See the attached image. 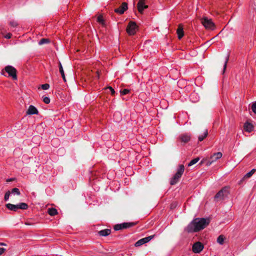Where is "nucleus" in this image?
Segmentation results:
<instances>
[{"instance_id":"45","label":"nucleus","mask_w":256,"mask_h":256,"mask_svg":"<svg viewBox=\"0 0 256 256\" xmlns=\"http://www.w3.org/2000/svg\"><path fill=\"white\" fill-rule=\"evenodd\" d=\"M0 246H6V244H4V243H2V242H0Z\"/></svg>"},{"instance_id":"36","label":"nucleus","mask_w":256,"mask_h":256,"mask_svg":"<svg viewBox=\"0 0 256 256\" xmlns=\"http://www.w3.org/2000/svg\"><path fill=\"white\" fill-rule=\"evenodd\" d=\"M27 114L31 115L32 114V105H30L28 108V110L26 112Z\"/></svg>"},{"instance_id":"12","label":"nucleus","mask_w":256,"mask_h":256,"mask_svg":"<svg viewBox=\"0 0 256 256\" xmlns=\"http://www.w3.org/2000/svg\"><path fill=\"white\" fill-rule=\"evenodd\" d=\"M256 170L254 168V169L252 170L250 172L246 173L244 176L243 178L240 180V184L242 183V181H244V180L248 179V178H250L252 176V174L256 172Z\"/></svg>"},{"instance_id":"42","label":"nucleus","mask_w":256,"mask_h":256,"mask_svg":"<svg viewBox=\"0 0 256 256\" xmlns=\"http://www.w3.org/2000/svg\"><path fill=\"white\" fill-rule=\"evenodd\" d=\"M5 250V248H0V255L2 254L4 252Z\"/></svg>"},{"instance_id":"18","label":"nucleus","mask_w":256,"mask_h":256,"mask_svg":"<svg viewBox=\"0 0 256 256\" xmlns=\"http://www.w3.org/2000/svg\"><path fill=\"white\" fill-rule=\"evenodd\" d=\"M6 207L10 210L16 212L18 210V206L16 204H7L6 205Z\"/></svg>"},{"instance_id":"25","label":"nucleus","mask_w":256,"mask_h":256,"mask_svg":"<svg viewBox=\"0 0 256 256\" xmlns=\"http://www.w3.org/2000/svg\"><path fill=\"white\" fill-rule=\"evenodd\" d=\"M224 242V236L223 235H220L217 238V242L220 244H222Z\"/></svg>"},{"instance_id":"39","label":"nucleus","mask_w":256,"mask_h":256,"mask_svg":"<svg viewBox=\"0 0 256 256\" xmlns=\"http://www.w3.org/2000/svg\"><path fill=\"white\" fill-rule=\"evenodd\" d=\"M176 206H177L176 202H174L171 204L170 208L173 209V208H175Z\"/></svg>"},{"instance_id":"6","label":"nucleus","mask_w":256,"mask_h":256,"mask_svg":"<svg viewBox=\"0 0 256 256\" xmlns=\"http://www.w3.org/2000/svg\"><path fill=\"white\" fill-rule=\"evenodd\" d=\"M137 26L135 22H130L127 26L126 32L130 35H134L136 32Z\"/></svg>"},{"instance_id":"44","label":"nucleus","mask_w":256,"mask_h":256,"mask_svg":"<svg viewBox=\"0 0 256 256\" xmlns=\"http://www.w3.org/2000/svg\"><path fill=\"white\" fill-rule=\"evenodd\" d=\"M14 180H15L14 178H8L6 180V182H12V181Z\"/></svg>"},{"instance_id":"9","label":"nucleus","mask_w":256,"mask_h":256,"mask_svg":"<svg viewBox=\"0 0 256 256\" xmlns=\"http://www.w3.org/2000/svg\"><path fill=\"white\" fill-rule=\"evenodd\" d=\"M128 8V4L126 2H124L119 8L114 10V12L120 14H122Z\"/></svg>"},{"instance_id":"5","label":"nucleus","mask_w":256,"mask_h":256,"mask_svg":"<svg viewBox=\"0 0 256 256\" xmlns=\"http://www.w3.org/2000/svg\"><path fill=\"white\" fill-rule=\"evenodd\" d=\"M201 22L206 29L214 30V24L211 19L206 17L203 18L201 19Z\"/></svg>"},{"instance_id":"11","label":"nucleus","mask_w":256,"mask_h":256,"mask_svg":"<svg viewBox=\"0 0 256 256\" xmlns=\"http://www.w3.org/2000/svg\"><path fill=\"white\" fill-rule=\"evenodd\" d=\"M176 33L178 36V39H181L184 35L182 26L180 24L178 25V28L176 30Z\"/></svg>"},{"instance_id":"2","label":"nucleus","mask_w":256,"mask_h":256,"mask_svg":"<svg viewBox=\"0 0 256 256\" xmlns=\"http://www.w3.org/2000/svg\"><path fill=\"white\" fill-rule=\"evenodd\" d=\"M184 170V166L183 164H180L176 172L172 178L170 184L171 185H174L176 184L180 178H181Z\"/></svg>"},{"instance_id":"8","label":"nucleus","mask_w":256,"mask_h":256,"mask_svg":"<svg viewBox=\"0 0 256 256\" xmlns=\"http://www.w3.org/2000/svg\"><path fill=\"white\" fill-rule=\"evenodd\" d=\"M154 237V236H150L148 237H146L144 238H142L138 241H137L135 244L134 246H140L150 241Z\"/></svg>"},{"instance_id":"32","label":"nucleus","mask_w":256,"mask_h":256,"mask_svg":"<svg viewBox=\"0 0 256 256\" xmlns=\"http://www.w3.org/2000/svg\"><path fill=\"white\" fill-rule=\"evenodd\" d=\"M130 92V90L128 89H124L120 91L122 95H126Z\"/></svg>"},{"instance_id":"21","label":"nucleus","mask_w":256,"mask_h":256,"mask_svg":"<svg viewBox=\"0 0 256 256\" xmlns=\"http://www.w3.org/2000/svg\"><path fill=\"white\" fill-rule=\"evenodd\" d=\"M18 208L21 210H26L28 208V206L26 203L24 202H20L18 204H17Z\"/></svg>"},{"instance_id":"38","label":"nucleus","mask_w":256,"mask_h":256,"mask_svg":"<svg viewBox=\"0 0 256 256\" xmlns=\"http://www.w3.org/2000/svg\"><path fill=\"white\" fill-rule=\"evenodd\" d=\"M38 112L36 108L33 106V114H37Z\"/></svg>"},{"instance_id":"34","label":"nucleus","mask_w":256,"mask_h":256,"mask_svg":"<svg viewBox=\"0 0 256 256\" xmlns=\"http://www.w3.org/2000/svg\"><path fill=\"white\" fill-rule=\"evenodd\" d=\"M41 87L43 90H48L50 88V84H42Z\"/></svg>"},{"instance_id":"29","label":"nucleus","mask_w":256,"mask_h":256,"mask_svg":"<svg viewBox=\"0 0 256 256\" xmlns=\"http://www.w3.org/2000/svg\"><path fill=\"white\" fill-rule=\"evenodd\" d=\"M10 194V191H8L7 192H6L4 197V200L5 201H8V200Z\"/></svg>"},{"instance_id":"40","label":"nucleus","mask_w":256,"mask_h":256,"mask_svg":"<svg viewBox=\"0 0 256 256\" xmlns=\"http://www.w3.org/2000/svg\"><path fill=\"white\" fill-rule=\"evenodd\" d=\"M108 88L110 90L112 95H114L115 94L114 90L111 86L108 87Z\"/></svg>"},{"instance_id":"13","label":"nucleus","mask_w":256,"mask_h":256,"mask_svg":"<svg viewBox=\"0 0 256 256\" xmlns=\"http://www.w3.org/2000/svg\"><path fill=\"white\" fill-rule=\"evenodd\" d=\"M222 154L220 152H216L213 154L212 156H211L210 160H212L214 162L216 161L217 160L222 158Z\"/></svg>"},{"instance_id":"4","label":"nucleus","mask_w":256,"mask_h":256,"mask_svg":"<svg viewBox=\"0 0 256 256\" xmlns=\"http://www.w3.org/2000/svg\"><path fill=\"white\" fill-rule=\"evenodd\" d=\"M5 71L8 74V76L12 78L14 80H17L16 70L12 66H7L4 68Z\"/></svg>"},{"instance_id":"33","label":"nucleus","mask_w":256,"mask_h":256,"mask_svg":"<svg viewBox=\"0 0 256 256\" xmlns=\"http://www.w3.org/2000/svg\"><path fill=\"white\" fill-rule=\"evenodd\" d=\"M97 20L99 23H100L102 24H104V20L102 16H99L98 17Z\"/></svg>"},{"instance_id":"37","label":"nucleus","mask_w":256,"mask_h":256,"mask_svg":"<svg viewBox=\"0 0 256 256\" xmlns=\"http://www.w3.org/2000/svg\"><path fill=\"white\" fill-rule=\"evenodd\" d=\"M10 24L12 27H16L18 25L17 22L14 20L10 22Z\"/></svg>"},{"instance_id":"35","label":"nucleus","mask_w":256,"mask_h":256,"mask_svg":"<svg viewBox=\"0 0 256 256\" xmlns=\"http://www.w3.org/2000/svg\"><path fill=\"white\" fill-rule=\"evenodd\" d=\"M252 110L254 113L256 114V102L252 104Z\"/></svg>"},{"instance_id":"27","label":"nucleus","mask_w":256,"mask_h":256,"mask_svg":"<svg viewBox=\"0 0 256 256\" xmlns=\"http://www.w3.org/2000/svg\"><path fill=\"white\" fill-rule=\"evenodd\" d=\"M50 42L48 39L47 38H42L38 42L39 45H42L44 44L48 43Z\"/></svg>"},{"instance_id":"28","label":"nucleus","mask_w":256,"mask_h":256,"mask_svg":"<svg viewBox=\"0 0 256 256\" xmlns=\"http://www.w3.org/2000/svg\"><path fill=\"white\" fill-rule=\"evenodd\" d=\"M228 60H229V56L228 55L226 56V58H225V62H224V70H223V73L224 72H225V70L226 68V66H227V63L228 61Z\"/></svg>"},{"instance_id":"20","label":"nucleus","mask_w":256,"mask_h":256,"mask_svg":"<svg viewBox=\"0 0 256 256\" xmlns=\"http://www.w3.org/2000/svg\"><path fill=\"white\" fill-rule=\"evenodd\" d=\"M48 212L50 216H54L58 214V210L54 208H49Z\"/></svg>"},{"instance_id":"19","label":"nucleus","mask_w":256,"mask_h":256,"mask_svg":"<svg viewBox=\"0 0 256 256\" xmlns=\"http://www.w3.org/2000/svg\"><path fill=\"white\" fill-rule=\"evenodd\" d=\"M59 70H60V72L62 75V76L64 80V82H66V77H65V75H64V69H63V68H62V64L60 63V62H59Z\"/></svg>"},{"instance_id":"46","label":"nucleus","mask_w":256,"mask_h":256,"mask_svg":"<svg viewBox=\"0 0 256 256\" xmlns=\"http://www.w3.org/2000/svg\"><path fill=\"white\" fill-rule=\"evenodd\" d=\"M253 8L256 10V8H255L254 6L253 7Z\"/></svg>"},{"instance_id":"43","label":"nucleus","mask_w":256,"mask_h":256,"mask_svg":"<svg viewBox=\"0 0 256 256\" xmlns=\"http://www.w3.org/2000/svg\"><path fill=\"white\" fill-rule=\"evenodd\" d=\"M212 162H214L212 160H210V158L208 161L207 162L206 165L208 166H210Z\"/></svg>"},{"instance_id":"24","label":"nucleus","mask_w":256,"mask_h":256,"mask_svg":"<svg viewBox=\"0 0 256 256\" xmlns=\"http://www.w3.org/2000/svg\"><path fill=\"white\" fill-rule=\"evenodd\" d=\"M200 160V158L198 157L196 158L193 160H192L188 164V166H190L194 164H196Z\"/></svg>"},{"instance_id":"41","label":"nucleus","mask_w":256,"mask_h":256,"mask_svg":"<svg viewBox=\"0 0 256 256\" xmlns=\"http://www.w3.org/2000/svg\"><path fill=\"white\" fill-rule=\"evenodd\" d=\"M12 35V34L10 33H8L4 36V38L7 39H9L11 38Z\"/></svg>"},{"instance_id":"1","label":"nucleus","mask_w":256,"mask_h":256,"mask_svg":"<svg viewBox=\"0 0 256 256\" xmlns=\"http://www.w3.org/2000/svg\"><path fill=\"white\" fill-rule=\"evenodd\" d=\"M210 222L208 218H196L187 226L186 230L188 232H198L205 228Z\"/></svg>"},{"instance_id":"17","label":"nucleus","mask_w":256,"mask_h":256,"mask_svg":"<svg viewBox=\"0 0 256 256\" xmlns=\"http://www.w3.org/2000/svg\"><path fill=\"white\" fill-rule=\"evenodd\" d=\"M253 126L252 124L249 122H246L244 125V130L248 132H251L253 130Z\"/></svg>"},{"instance_id":"16","label":"nucleus","mask_w":256,"mask_h":256,"mask_svg":"<svg viewBox=\"0 0 256 256\" xmlns=\"http://www.w3.org/2000/svg\"><path fill=\"white\" fill-rule=\"evenodd\" d=\"M136 224L135 222H124L121 224L122 229L127 228L130 227H132Z\"/></svg>"},{"instance_id":"31","label":"nucleus","mask_w":256,"mask_h":256,"mask_svg":"<svg viewBox=\"0 0 256 256\" xmlns=\"http://www.w3.org/2000/svg\"><path fill=\"white\" fill-rule=\"evenodd\" d=\"M114 229L115 230H122V227L120 224H117L114 226Z\"/></svg>"},{"instance_id":"26","label":"nucleus","mask_w":256,"mask_h":256,"mask_svg":"<svg viewBox=\"0 0 256 256\" xmlns=\"http://www.w3.org/2000/svg\"><path fill=\"white\" fill-rule=\"evenodd\" d=\"M208 134V130H206L205 132H204V136H198V140L200 142H202V141L204 138L207 136Z\"/></svg>"},{"instance_id":"7","label":"nucleus","mask_w":256,"mask_h":256,"mask_svg":"<svg viewBox=\"0 0 256 256\" xmlns=\"http://www.w3.org/2000/svg\"><path fill=\"white\" fill-rule=\"evenodd\" d=\"M204 248V245L202 242H197L194 244L192 250L194 253H200Z\"/></svg>"},{"instance_id":"15","label":"nucleus","mask_w":256,"mask_h":256,"mask_svg":"<svg viewBox=\"0 0 256 256\" xmlns=\"http://www.w3.org/2000/svg\"><path fill=\"white\" fill-rule=\"evenodd\" d=\"M110 232L111 230L110 229H104L99 231L98 233L100 236H106L109 235Z\"/></svg>"},{"instance_id":"14","label":"nucleus","mask_w":256,"mask_h":256,"mask_svg":"<svg viewBox=\"0 0 256 256\" xmlns=\"http://www.w3.org/2000/svg\"><path fill=\"white\" fill-rule=\"evenodd\" d=\"M180 138L182 142L186 144L190 141V136H188V134H182L180 136Z\"/></svg>"},{"instance_id":"22","label":"nucleus","mask_w":256,"mask_h":256,"mask_svg":"<svg viewBox=\"0 0 256 256\" xmlns=\"http://www.w3.org/2000/svg\"><path fill=\"white\" fill-rule=\"evenodd\" d=\"M10 192V194H14V195H20V191L19 190L18 188H12V190H11V192Z\"/></svg>"},{"instance_id":"30","label":"nucleus","mask_w":256,"mask_h":256,"mask_svg":"<svg viewBox=\"0 0 256 256\" xmlns=\"http://www.w3.org/2000/svg\"><path fill=\"white\" fill-rule=\"evenodd\" d=\"M43 102L46 104H48L50 102V99L47 96H42Z\"/></svg>"},{"instance_id":"23","label":"nucleus","mask_w":256,"mask_h":256,"mask_svg":"<svg viewBox=\"0 0 256 256\" xmlns=\"http://www.w3.org/2000/svg\"><path fill=\"white\" fill-rule=\"evenodd\" d=\"M36 130L38 133H41L44 131V127L42 126V124L40 125H38L36 128Z\"/></svg>"},{"instance_id":"10","label":"nucleus","mask_w":256,"mask_h":256,"mask_svg":"<svg viewBox=\"0 0 256 256\" xmlns=\"http://www.w3.org/2000/svg\"><path fill=\"white\" fill-rule=\"evenodd\" d=\"M145 0H140L138 4V10L140 14H142L144 8H148V6L144 4Z\"/></svg>"},{"instance_id":"3","label":"nucleus","mask_w":256,"mask_h":256,"mask_svg":"<svg viewBox=\"0 0 256 256\" xmlns=\"http://www.w3.org/2000/svg\"><path fill=\"white\" fill-rule=\"evenodd\" d=\"M229 188L225 186L220 190L214 196V200L220 201L224 200L229 194Z\"/></svg>"}]
</instances>
